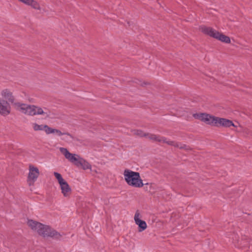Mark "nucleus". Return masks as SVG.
Returning <instances> with one entry per match:
<instances>
[{"label": "nucleus", "mask_w": 252, "mask_h": 252, "mask_svg": "<svg viewBox=\"0 0 252 252\" xmlns=\"http://www.w3.org/2000/svg\"><path fill=\"white\" fill-rule=\"evenodd\" d=\"M133 134L137 135L139 137H146L147 133L140 129H134L132 130Z\"/></svg>", "instance_id": "obj_20"}, {"label": "nucleus", "mask_w": 252, "mask_h": 252, "mask_svg": "<svg viewBox=\"0 0 252 252\" xmlns=\"http://www.w3.org/2000/svg\"><path fill=\"white\" fill-rule=\"evenodd\" d=\"M200 30L204 33L207 34L222 42L225 43H230L231 40L228 36L218 32L212 28L202 26L200 28Z\"/></svg>", "instance_id": "obj_2"}, {"label": "nucleus", "mask_w": 252, "mask_h": 252, "mask_svg": "<svg viewBox=\"0 0 252 252\" xmlns=\"http://www.w3.org/2000/svg\"><path fill=\"white\" fill-rule=\"evenodd\" d=\"M53 174L59 185L61 192L63 196L69 197L71 193V189L68 183L63 178L60 173L54 172Z\"/></svg>", "instance_id": "obj_3"}, {"label": "nucleus", "mask_w": 252, "mask_h": 252, "mask_svg": "<svg viewBox=\"0 0 252 252\" xmlns=\"http://www.w3.org/2000/svg\"><path fill=\"white\" fill-rule=\"evenodd\" d=\"M216 126H223L224 127H230V126H237L231 121L219 117H218Z\"/></svg>", "instance_id": "obj_17"}, {"label": "nucleus", "mask_w": 252, "mask_h": 252, "mask_svg": "<svg viewBox=\"0 0 252 252\" xmlns=\"http://www.w3.org/2000/svg\"><path fill=\"white\" fill-rule=\"evenodd\" d=\"M194 118L204 122L205 123L212 126H217L218 117L207 114L199 113L194 115Z\"/></svg>", "instance_id": "obj_9"}, {"label": "nucleus", "mask_w": 252, "mask_h": 252, "mask_svg": "<svg viewBox=\"0 0 252 252\" xmlns=\"http://www.w3.org/2000/svg\"><path fill=\"white\" fill-rule=\"evenodd\" d=\"M38 234L44 237H51L58 238L61 236L60 234L53 228H51L49 225L44 224H42V227H40Z\"/></svg>", "instance_id": "obj_8"}, {"label": "nucleus", "mask_w": 252, "mask_h": 252, "mask_svg": "<svg viewBox=\"0 0 252 252\" xmlns=\"http://www.w3.org/2000/svg\"><path fill=\"white\" fill-rule=\"evenodd\" d=\"M17 106L19 111L22 113L27 115L32 116V105L18 103Z\"/></svg>", "instance_id": "obj_14"}, {"label": "nucleus", "mask_w": 252, "mask_h": 252, "mask_svg": "<svg viewBox=\"0 0 252 252\" xmlns=\"http://www.w3.org/2000/svg\"><path fill=\"white\" fill-rule=\"evenodd\" d=\"M35 115H41L45 120L54 118L53 114L50 110L45 107L32 105V116Z\"/></svg>", "instance_id": "obj_6"}, {"label": "nucleus", "mask_w": 252, "mask_h": 252, "mask_svg": "<svg viewBox=\"0 0 252 252\" xmlns=\"http://www.w3.org/2000/svg\"><path fill=\"white\" fill-rule=\"evenodd\" d=\"M10 111L11 107L7 101L0 98V114L2 116H7L10 114Z\"/></svg>", "instance_id": "obj_13"}, {"label": "nucleus", "mask_w": 252, "mask_h": 252, "mask_svg": "<svg viewBox=\"0 0 252 252\" xmlns=\"http://www.w3.org/2000/svg\"><path fill=\"white\" fill-rule=\"evenodd\" d=\"M123 175L125 182L128 186L136 188L143 186L144 184L139 172L126 169L124 171Z\"/></svg>", "instance_id": "obj_1"}, {"label": "nucleus", "mask_w": 252, "mask_h": 252, "mask_svg": "<svg viewBox=\"0 0 252 252\" xmlns=\"http://www.w3.org/2000/svg\"><path fill=\"white\" fill-rule=\"evenodd\" d=\"M142 215L139 210H137L134 216V220L138 226L139 232H142L146 229L147 225L145 221L142 220Z\"/></svg>", "instance_id": "obj_12"}, {"label": "nucleus", "mask_w": 252, "mask_h": 252, "mask_svg": "<svg viewBox=\"0 0 252 252\" xmlns=\"http://www.w3.org/2000/svg\"><path fill=\"white\" fill-rule=\"evenodd\" d=\"M2 96L9 102H13L14 101V97L12 96V93L7 89L2 91L1 93Z\"/></svg>", "instance_id": "obj_19"}, {"label": "nucleus", "mask_w": 252, "mask_h": 252, "mask_svg": "<svg viewBox=\"0 0 252 252\" xmlns=\"http://www.w3.org/2000/svg\"><path fill=\"white\" fill-rule=\"evenodd\" d=\"M28 169L27 183L29 186H32L39 177L40 171L37 166L32 164L29 165Z\"/></svg>", "instance_id": "obj_7"}, {"label": "nucleus", "mask_w": 252, "mask_h": 252, "mask_svg": "<svg viewBox=\"0 0 252 252\" xmlns=\"http://www.w3.org/2000/svg\"><path fill=\"white\" fill-rule=\"evenodd\" d=\"M21 3H24L26 5L31 7L32 8L40 10L41 9L39 3L36 0H18Z\"/></svg>", "instance_id": "obj_15"}, {"label": "nucleus", "mask_w": 252, "mask_h": 252, "mask_svg": "<svg viewBox=\"0 0 252 252\" xmlns=\"http://www.w3.org/2000/svg\"><path fill=\"white\" fill-rule=\"evenodd\" d=\"M60 151L64 156L66 159L76 166L81 158L79 155L75 154H72L70 153L66 148L63 147L60 148Z\"/></svg>", "instance_id": "obj_11"}, {"label": "nucleus", "mask_w": 252, "mask_h": 252, "mask_svg": "<svg viewBox=\"0 0 252 252\" xmlns=\"http://www.w3.org/2000/svg\"><path fill=\"white\" fill-rule=\"evenodd\" d=\"M32 126L34 131H44L47 135L54 134L57 136H61L64 134L60 130L50 127L47 125H39L36 123H32Z\"/></svg>", "instance_id": "obj_5"}, {"label": "nucleus", "mask_w": 252, "mask_h": 252, "mask_svg": "<svg viewBox=\"0 0 252 252\" xmlns=\"http://www.w3.org/2000/svg\"><path fill=\"white\" fill-rule=\"evenodd\" d=\"M76 166H80L84 170L92 169L91 165L87 160L81 157L80 158Z\"/></svg>", "instance_id": "obj_18"}, {"label": "nucleus", "mask_w": 252, "mask_h": 252, "mask_svg": "<svg viewBox=\"0 0 252 252\" xmlns=\"http://www.w3.org/2000/svg\"><path fill=\"white\" fill-rule=\"evenodd\" d=\"M146 137L148 139L153 140L154 141H158L161 143H165L168 145H172L179 148L180 149H185L186 150L189 149V148L184 144L178 143L176 142L169 140L165 137H160L158 135H155L154 134L147 133L146 134Z\"/></svg>", "instance_id": "obj_4"}, {"label": "nucleus", "mask_w": 252, "mask_h": 252, "mask_svg": "<svg viewBox=\"0 0 252 252\" xmlns=\"http://www.w3.org/2000/svg\"><path fill=\"white\" fill-rule=\"evenodd\" d=\"M27 224L31 229L38 233L40 227H42V223L33 220H27Z\"/></svg>", "instance_id": "obj_16"}, {"label": "nucleus", "mask_w": 252, "mask_h": 252, "mask_svg": "<svg viewBox=\"0 0 252 252\" xmlns=\"http://www.w3.org/2000/svg\"><path fill=\"white\" fill-rule=\"evenodd\" d=\"M60 151L64 156L66 159L76 166L81 158L79 155L75 154H72L70 153L66 148L63 147L60 148Z\"/></svg>", "instance_id": "obj_10"}]
</instances>
